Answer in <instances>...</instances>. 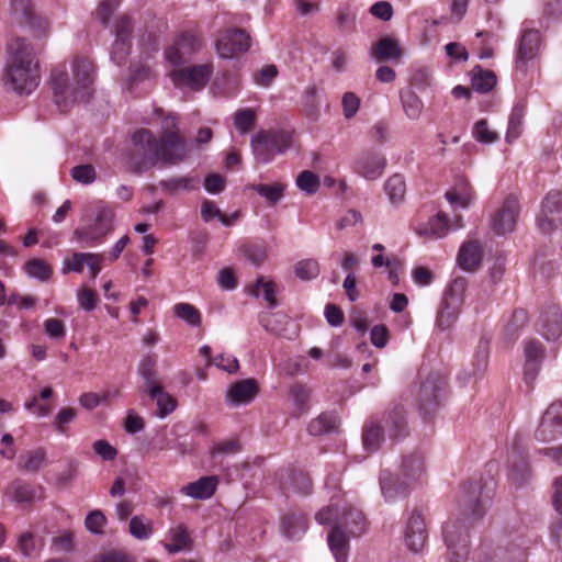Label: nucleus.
Here are the masks:
<instances>
[{"instance_id": "obj_1", "label": "nucleus", "mask_w": 562, "mask_h": 562, "mask_svg": "<svg viewBox=\"0 0 562 562\" xmlns=\"http://www.w3.org/2000/svg\"><path fill=\"white\" fill-rule=\"evenodd\" d=\"M177 124L175 115H167L162 121L164 133L159 138L154 137L146 128H139L132 134L128 162L135 173L149 170L158 161L175 165L184 159L186 140L179 134Z\"/></svg>"}, {"instance_id": "obj_2", "label": "nucleus", "mask_w": 562, "mask_h": 562, "mask_svg": "<svg viewBox=\"0 0 562 562\" xmlns=\"http://www.w3.org/2000/svg\"><path fill=\"white\" fill-rule=\"evenodd\" d=\"M486 484L481 480H470L461 487L460 509L463 519H449L443 526V540L447 546L448 562H465L469 557V526L481 519L491 496L484 492Z\"/></svg>"}, {"instance_id": "obj_3", "label": "nucleus", "mask_w": 562, "mask_h": 562, "mask_svg": "<svg viewBox=\"0 0 562 562\" xmlns=\"http://www.w3.org/2000/svg\"><path fill=\"white\" fill-rule=\"evenodd\" d=\"M94 65L88 57L77 56L72 60L76 85L69 82L65 65L55 67L50 75L54 101L60 112H68L77 103H86L93 93Z\"/></svg>"}, {"instance_id": "obj_4", "label": "nucleus", "mask_w": 562, "mask_h": 562, "mask_svg": "<svg viewBox=\"0 0 562 562\" xmlns=\"http://www.w3.org/2000/svg\"><path fill=\"white\" fill-rule=\"evenodd\" d=\"M7 50L4 86L18 94H30L37 88L41 78L32 45L24 38L15 37L9 42Z\"/></svg>"}, {"instance_id": "obj_5", "label": "nucleus", "mask_w": 562, "mask_h": 562, "mask_svg": "<svg viewBox=\"0 0 562 562\" xmlns=\"http://www.w3.org/2000/svg\"><path fill=\"white\" fill-rule=\"evenodd\" d=\"M368 522L357 507L342 509L341 516L328 535V546L337 562H347L349 537H360L367 531Z\"/></svg>"}, {"instance_id": "obj_6", "label": "nucleus", "mask_w": 562, "mask_h": 562, "mask_svg": "<svg viewBox=\"0 0 562 562\" xmlns=\"http://www.w3.org/2000/svg\"><path fill=\"white\" fill-rule=\"evenodd\" d=\"M291 135L285 131L261 130L251 138V149L255 159L268 164L277 155L283 154L291 146Z\"/></svg>"}, {"instance_id": "obj_7", "label": "nucleus", "mask_w": 562, "mask_h": 562, "mask_svg": "<svg viewBox=\"0 0 562 562\" xmlns=\"http://www.w3.org/2000/svg\"><path fill=\"white\" fill-rule=\"evenodd\" d=\"M252 44L250 34L240 27L220 30L214 42L217 56L222 59H237L248 53Z\"/></svg>"}, {"instance_id": "obj_8", "label": "nucleus", "mask_w": 562, "mask_h": 562, "mask_svg": "<svg viewBox=\"0 0 562 562\" xmlns=\"http://www.w3.org/2000/svg\"><path fill=\"white\" fill-rule=\"evenodd\" d=\"M467 285V279L462 277L456 278L450 283L437 314L436 324L440 329L446 330L450 328L457 321L463 304Z\"/></svg>"}, {"instance_id": "obj_9", "label": "nucleus", "mask_w": 562, "mask_h": 562, "mask_svg": "<svg viewBox=\"0 0 562 562\" xmlns=\"http://www.w3.org/2000/svg\"><path fill=\"white\" fill-rule=\"evenodd\" d=\"M445 385L446 381L438 374H429L420 384L416 398V407L424 419L432 417L438 411Z\"/></svg>"}, {"instance_id": "obj_10", "label": "nucleus", "mask_w": 562, "mask_h": 562, "mask_svg": "<svg viewBox=\"0 0 562 562\" xmlns=\"http://www.w3.org/2000/svg\"><path fill=\"white\" fill-rule=\"evenodd\" d=\"M114 216V211L111 207L101 206L98 210L94 223L89 228L75 231L77 240L91 247L103 243L104 237L112 232Z\"/></svg>"}, {"instance_id": "obj_11", "label": "nucleus", "mask_w": 562, "mask_h": 562, "mask_svg": "<svg viewBox=\"0 0 562 562\" xmlns=\"http://www.w3.org/2000/svg\"><path fill=\"white\" fill-rule=\"evenodd\" d=\"M202 46L203 36L200 32L184 31L166 48L165 57L171 65L178 66L183 64L188 56L198 53Z\"/></svg>"}, {"instance_id": "obj_12", "label": "nucleus", "mask_w": 562, "mask_h": 562, "mask_svg": "<svg viewBox=\"0 0 562 562\" xmlns=\"http://www.w3.org/2000/svg\"><path fill=\"white\" fill-rule=\"evenodd\" d=\"M562 224V192L552 190L544 196L537 225L543 234H551Z\"/></svg>"}, {"instance_id": "obj_13", "label": "nucleus", "mask_w": 562, "mask_h": 562, "mask_svg": "<svg viewBox=\"0 0 562 562\" xmlns=\"http://www.w3.org/2000/svg\"><path fill=\"white\" fill-rule=\"evenodd\" d=\"M213 74L212 64L194 65L172 70L169 76L177 87H189L192 90H201L207 83Z\"/></svg>"}, {"instance_id": "obj_14", "label": "nucleus", "mask_w": 562, "mask_h": 562, "mask_svg": "<svg viewBox=\"0 0 562 562\" xmlns=\"http://www.w3.org/2000/svg\"><path fill=\"white\" fill-rule=\"evenodd\" d=\"M520 205L517 196L508 195L491 220L492 229L497 235L512 233L519 217Z\"/></svg>"}, {"instance_id": "obj_15", "label": "nucleus", "mask_w": 562, "mask_h": 562, "mask_svg": "<svg viewBox=\"0 0 562 562\" xmlns=\"http://www.w3.org/2000/svg\"><path fill=\"white\" fill-rule=\"evenodd\" d=\"M562 435V401L553 402L544 412L536 430V439L542 442L555 440Z\"/></svg>"}, {"instance_id": "obj_16", "label": "nucleus", "mask_w": 562, "mask_h": 562, "mask_svg": "<svg viewBox=\"0 0 562 562\" xmlns=\"http://www.w3.org/2000/svg\"><path fill=\"white\" fill-rule=\"evenodd\" d=\"M133 31V24L127 15H122L115 23L114 35L115 41L111 50L112 60L122 65L128 56L132 47L131 34Z\"/></svg>"}, {"instance_id": "obj_17", "label": "nucleus", "mask_w": 562, "mask_h": 562, "mask_svg": "<svg viewBox=\"0 0 562 562\" xmlns=\"http://www.w3.org/2000/svg\"><path fill=\"white\" fill-rule=\"evenodd\" d=\"M541 43V35L538 30H525L520 36L517 53H516V68L526 71L527 64L535 59Z\"/></svg>"}, {"instance_id": "obj_18", "label": "nucleus", "mask_w": 562, "mask_h": 562, "mask_svg": "<svg viewBox=\"0 0 562 562\" xmlns=\"http://www.w3.org/2000/svg\"><path fill=\"white\" fill-rule=\"evenodd\" d=\"M386 167V158L376 151H366L358 156L353 162V170L367 180H376L382 177Z\"/></svg>"}, {"instance_id": "obj_19", "label": "nucleus", "mask_w": 562, "mask_h": 562, "mask_svg": "<svg viewBox=\"0 0 562 562\" xmlns=\"http://www.w3.org/2000/svg\"><path fill=\"white\" fill-rule=\"evenodd\" d=\"M537 330L547 339L555 340L562 335V312L558 305H549L537 322Z\"/></svg>"}, {"instance_id": "obj_20", "label": "nucleus", "mask_w": 562, "mask_h": 562, "mask_svg": "<svg viewBox=\"0 0 562 562\" xmlns=\"http://www.w3.org/2000/svg\"><path fill=\"white\" fill-rule=\"evenodd\" d=\"M428 535L426 522L423 515L415 509L411 517L405 530V542L407 548L413 552H419L426 544Z\"/></svg>"}, {"instance_id": "obj_21", "label": "nucleus", "mask_w": 562, "mask_h": 562, "mask_svg": "<svg viewBox=\"0 0 562 562\" xmlns=\"http://www.w3.org/2000/svg\"><path fill=\"white\" fill-rule=\"evenodd\" d=\"M380 486L382 494L387 502L396 501L408 495L409 482L401 481L389 470H382L380 473Z\"/></svg>"}, {"instance_id": "obj_22", "label": "nucleus", "mask_w": 562, "mask_h": 562, "mask_svg": "<svg viewBox=\"0 0 562 562\" xmlns=\"http://www.w3.org/2000/svg\"><path fill=\"white\" fill-rule=\"evenodd\" d=\"M167 539L169 542L164 543V548L169 554L191 551L193 549L194 541L183 524L170 528L167 532Z\"/></svg>"}, {"instance_id": "obj_23", "label": "nucleus", "mask_w": 562, "mask_h": 562, "mask_svg": "<svg viewBox=\"0 0 562 562\" xmlns=\"http://www.w3.org/2000/svg\"><path fill=\"white\" fill-rule=\"evenodd\" d=\"M37 492H42L41 486L15 479L5 487L4 494L16 504H32L37 498Z\"/></svg>"}, {"instance_id": "obj_24", "label": "nucleus", "mask_w": 562, "mask_h": 562, "mask_svg": "<svg viewBox=\"0 0 562 562\" xmlns=\"http://www.w3.org/2000/svg\"><path fill=\"white\" fill-rule=\"evenodd\" d=\"M307 529V518L299 510H291L281 518L282 533L290 540L300 539Z\"/></svg>"}, {"instance_id": "obj_25", "label": "nucleus", "mask_w": 562, "mask_h": 562, "mask_svg": "<svg viewBox=\"0 0 562 562\" xmlns=\"http://www.w3.org/2000/svg\"><path fill=\"white\" fill-rule=\"evenodd\" d=\"M218 480L216 476H202L181 488V493L195 499H207L216 491Z\"/></svg>"}, {"instance_id": "obj_26", "label": "nucleus", "mask_w": 562, "mask_h": 562, "mask_svg": "<svg viewBox=\"0 0 562 562\" xmlns=\"http://www.w3.org/2000/svg\"><path fill=\"white\" fill-rule=\"evenodd\" d=\"M384 427L389 432V436L393 439L406 434L407 422L403 405L396 404L385 414Z\"/></svg>"}, {"instance_id": "obj_27", "label": "nucleus", "mask_w": 562, "mask_h": 562, "mask_svg": "<svg viewBox=\"0 0 562 562\" xmlns=\"http://www.w3.org/2000/svg\"><path fill=\"white\" fill-rule=\"evenodd\" d=\"M482 247L479 241L472 240L462 245L458 254L459 266L465 271H474L482 261Z\"/></svg>"}, {"instance_id": "obj_28", "label": "nucleus", "mask_w": 562, "mask_h": 562, "mask_svg": "<svg viewBox=\"0 0 562 562\" xmlns=\"http://www.w3.org/2000/svg\"><path fill=\"white\" fill-rule=\"evenodd\" d=\"M403 55L397 41L392 37L379 40L371 48V56L379 63L400 59Z\"/></svg>"}, {"instance_id": "obj_29", "label": "nucleus", "mask_w": 562, "mask_h": 562, "mask_svg": "<svg viewBox=\"0 0 562 562\" xmlns=\"http://www.w3.org/2000/svg\"><path fill=\"white\" fill-rule=\"evenodd\" d=\"M384 439L383 426L376 417H370L363 425L362 442L367 451H376Z\"/></svg>"}, {"instance_id": "obj_30", "label": "nucleus", "mask_w": 562, "mask_h": 562, "mask_svg": "<svg viewBox=\"0 0 562 562\" xmlns=\"http://www.w3.org/2000/svg\"><path fill=\"white\" fill-rule=\"evenodd\" d=\"M258 393V385L254 379H246L233 384L227 397L235 404H247L251 402Z\"/></svg>"}, {"instance_id": "obj_31", "label": "nucleus", "mask_w": 562, "mask_h": 562, "mask_svg": "<svg viewBox=\"0 0 562 562\" xmlns=\"http://www.w3.org/2000/svg\"><path fill=\"white\" fill-rule=\"evenodd\" d=\"M446 198L451 204L467 209L474 200L475 193L468 180L460 179L454 188L446 193Z\"/></svg>"}, {"instance_id": "obj_32", "label": "nucleus", "mask_w": 562, "mask_h": 562, "mask_svg": "<svg viewBox=\"0 0 562 562\" xmlns=\"http://www.w3.org/2000/svg\"><path fill=\"white\" fill-rule=\"evenodd\" d=\"M543 346L540 341L530 340L525 346L526 363L525 375L527 379H535L539 369V362L543 357Z\"/></svg>"}, {"instance_id": "obj_33", "label": "nucleus", "mask_w": 562, "mask_h": 562, "mask_svg": "<svg viewBox=\"0 0 562 562\" xmlns=\"http://www.w3.org/2000/svg\"><path fill=\"white\" fill-rule=\"evenodd\" d=\"M147 393L153 401H156L158 407L157 415L160 418L167 417L176 409V398L169 393L165 392L161 385H153L150 390L147 391Z\"/></svg>"}, {"instance_id": "obj_34", "label": "nucleus", "mask_w": 562, "mask_h": 562, "mask_svg": "<svg viewBox=\"0 0 562 562\" xmlns=\"http://www.w3.org/2000/svg\"><path fill=\"white\" fill-rule=\"evenodd\" d=\"M403 476L408 481H417L424 473V457L420 452H414L403 457L401 465Z\"/></svg>"}, {"instance_id": "obj_35", "label": "nucleus", "mask_w": 562, "mask_h": 562, "mask_svg": "<svg viewBox=\"0 0 562 562\" xmlns=\"http://www.w3.org/2000/svg\"><path fill=\"white\" fill-rule=\"evenodd\" d=\"M512 474L510 480L516 485H522L529 476V464L522 452H518L514 445L513 456L510 458Z\"/></svg>"}, {"instance_id": "obj_36", "label": "nucleus", "mask_w": 562, "mask_h": 562, "mask_svg": "<svg viewBox=\"0 0 562 562\" xmlns=\"http://www.w3.org/2000/svg\"><path fill=\"white\" fill-rule=\"evenodd\" d=\"M46 461V451L44 448H37L26 451L22 454L18 462V468L21 471L29 473H36Z\"/></svg>"}, {"instance_id": "obj_37", "label": "nucleus", "mask_w": 562, "mask_h": 562, "mask_svg": "<svg viewBox=\"0 0 562 562\" xmlns=\"http://www.w3.org/2000/svg\"><path fill=\"white\" fill-rule=\"evenodd\" d=\"M289 396L293 403L292 415L300 417L308 411L310 390L301 384L295 383L289 390Z\"/></svg>"}, {"instance_id": "obj_38", "label": "nucleus", "mask_w": 562, "mask_h": 562, "mask_svg": "<svg viewBox=\"0 0 562 562\" xmlns=\"http://www.w3.org/2000/svg\"><path fill=\"white\" fill-rule=\"evenodd\" d=\"M449 231V220L445 213H438L436 216L430 217L420 234L427 235L432 238H442Z\"/></svg>"}, {"instance_id": "obj_39", "label": "nucleus", "mask_w": 562, "mask_h": 562, "mask_svg": "<svg viewBox=\"0 0 562 562\" xmlns=\"http://www.w3.org/2000/svg\"><path fill=\"white\" fill-rule=\"evenodd\" d=\"M401 102L405 114L411 120H417L420 116L424 104L420 98L412 89L401 92Z\"/></svg>"}, {"instance_id": "obj_40", "label": "nucleus", "mask_w": 562, "mask_h": 562, "mask_svg": "<svg viewBox=\"0 0 562 562\" xmlns=\"http://www.w3.org/2000/svg\"><path fill=\"white\" fill-rule=\"evenodd\" d=\"M384 190L393 204L401 203L406 192V183L403 176L398 173L391 176L384 184Z\"/></svg>"}, {"instance_id": "obj_41", "label": "nucleus", "mask_w": 562, "mask_h": 562, "mask_svg": "<svg viewBox=\"0 0 562 562\" xmlns=\"http://www.w3.org/2000/svg\"><path fill=\"white\" fill-rule=\"evenodd\" d=\"M337 426V418L333 414L323 413L317 418L313 419L307 427V430L313 436H319L329 432Z\"/></svg>"}, {"instance_id": "obj_42", "label": "nucleus", "mask_w": 562, "mask_h": 562, "mask_svg": "<svg viewBox=\"0 0 562 562\" xmlns=\"http://www.w3.org/2000/svg\"><path fill=\"white\" fill-rule=\"evenodd\" d=\"M477 72L472 77V88L481 93L491 91L496 85V76L491 70H484L476 67Z\"/></svg>"}, {"instance_id": "obj_43", "label": "nucleus", "mask_w": 562, "mask_h": 562, "mask_svg": "<svg viewBox=\"0 0 562 562\" xmlns=\"http://www.w3.org/2000/svg\"><path fill=\"white\" fill-rule=\"evenodd\" d=\"M173 314L191 326H199L202 321L200 311L190 303H177L173 306Z\"/></svg>"}, {"instance_id": "obj_44", "label": "nucleus", "mask_w": 562, "mask_h": 562, "mask_svg": "<svg viewBox=\"0 0 562 562\" xmlns=\"http://www.w3.org/2000/svg\"><path fill=\"white\" fill-rule=\"evenodd\" d=\"M259 195L265 198L269 204H276L284 193V184L276 182L273 184H252L251 187Z\"/></svg>"}, {"instance_id": "obj_45", "label": "nucleus", "mask_w": 562, "mask_h": 562, "mask_svg": "<svg viewBox=\"0 0 562 562\" xmlns=\"http://www.w3.org/2000/svg\"><path fill=\"white\" fill-rule=\"evenodd\" d=\"M319 272V263L315 259H303L294 265L295 276L303 281L317 278Z\"/></svg>"}, {"instance_id": "obj_46", "label": "nucleus", "mask_w": 562, "mask_h": 562, "mask_svg": "<svg viewBox=\"0 0 562 562\" xmlns=\"http://www.w3.org/2000/svg\"><path fill=\"white\" fill-rule=\"evenodd\" d=\"M156 358L153 356H145L138 366V373L144 379L147 391L153 385H159L156 381Z\"/></svg>"}, {"instance_id": "obj_47", "label": "nucleus", "mask_w": 562, "mask_h": 562, "mask_svg": "<svg viewBox=\"0 0 562 562\" xmlns=\"http://www.w3.org/2000/svg\"><path fill=\"white\" fill-rule=\"evenodd\" d=\"M43 330L45 335L54 341H61L65 339L67 328L65 322L57 317H49L43 322Z\"/></svg>"}, {"instance_id": "obj_48", "label": "nucleus", "mask_w": 562, "mask_h": 562, "mask_svg": "<svg viewBox=\"0 0 562 562\" xmlns=\"http://www.w3.org/2000/svg\"><path fill=\"white\" fill-rule=\"evenodd\" d=\"M24 269L30 277L36 278L41 281H47L53 273L49 265L37 258L29 260L25 263Z\"/></svg>"}, {"instance_id": "obj_49", "label": "nucleus", "mask_w": 562, "mask_h": 562, "mask_svg": "<svg viewBox=\"0 0 562 562\" xmlns=\"http://www.w3.org/2000/svg\"><path fill=\"white\" fill-rule=\"evenodd\" d=\"M279 75L278 67L273 64L265 65L260 69L252 72V81L255 85L268 88Z\"/></svg>"}, {"instance_id": "obj_50", "label": "nucleus", "mask_w": 562, "mask_h": 562, "mask_svg": "<svg viewBox=\"0 0 562 562\" xmlns=\"http://www.w3.org/2000/svg\"><path fill=\"white\" fill-rule=\"evenodd\" d=\"M297 188L308 195L316 193L321 187L319 178L310 170L302 171L296 178Z\"/></svg>"}, {"instance_id": "obj_51", "label": "nucleus", "mask_w": 562, "mask_h": 562, "mask_svg": "<svg viewBox=\"0 0 562 562\" xmlns=\"http://www.w3.org/2000/svg\"><path fill=\"white\" fill-rule=\"evenodd\" d=\"M130 532L139 540L148 539L153 533V525L150 520L142 516H134L130 520Z\"/></svg>"}, {"instance_id": "obj_52", "label": "nucleus", "mask_w": 562, "mask_h": 562, "mask_svg": "<svg viewBox=\"0 0 562 562\" xmlns=\"http://www.w3.org/2000/svg\"><path fill=\"white\" fill-rule=\"evenodd\" d=\"M160 187L169 194H175L179 190H193L195 189L194 179L190 177H176L160 181Z\"/></svg>"}, {"instance_id": "obj_53", "label": "nucleus", "mask_w": 562, "mask_h": 562, "mask_svg": "<svg viewBox=\"0 0 562 562\" xmlns=\"http://www.w3.org/2000/svg\"><path fill=\"white\" fill-rule=\"evenodd\" d=\"M255 121L256 114L252 109L245 108L235 112L234 125L241 134L249 132L252 128Z\"/></svg>"}, {"instance_id": "obj_54", "label": "nucleus", "mask_w": 562, "mask_h": 562, "mask_svg": "<svg viewBox=\"0 0 562 562\" xmlns=\"http://www.w3.org/2000/svg\"><path fill=\"white\" fill-rule=\"evenodd\" d=\"M473 136L477 142L484 144H492L498 139V134L488 128L485 119H481L474 124Z\"/></svg>"}, {"instance_id": "obj_55", "label": "nucleus", "mask_w": 562, "mask_h": 562, "mask_svg": "<svg viewBox=\"0 0 562 562\" xmlns=\"http://www.w3.org/2000/svg\"><path fill=\"white\" fill-rule=\"evenodd\" d=\"M290 484L294 492L306 495L312 490V481L307 473L303 471H293L290 474Z\"/></svg>"}, {"instance_id": "obj_56", "label": "nucleus", "mask_w": 562, "mask_h": 562, "mask_svg": "<svg viewBox=\"0 0 562 562\" xmlns=\"http://www.w3.org/2000/svg\"><path fill=\"white\" fill-rule=\"evenodd\" d=\"M528 322V313L524 308L515 310L510 319L506 325V331L510 336V339H515L520 328H522Z\"/></svg>"}, {"instance_id": "obj_57", "label": "nucleus", "mask_w": 562, "mask_h": 562, "mask_svg": "<svg viewBox=\"0 0 562 562\" xmlns=\"http://www.w3.org/2000/svg\"><path fill=\"white\" fill-rule=\"evenodd\" d=\"M11 9L14 14V16L20 20L24 21L25 23L32 24L34 14L32 11V5L30 0H12L11 1Z\"/></svg>"}, {"instance_id": "obj_58", "label": "nucleus", "mask_w": 562, "mask_h": 562, "mask_svg": "<svg viewBox=\"0 0 562 562\" xmlns=\"http://www.w3.org/2000/svg\"><path fill=\"white\" fill-rule=\"evenodd\" d=\"M71 177L77 182L90 184L95 180L97 173L92 165H79L71 169Z\"/></svg>"}, {"instance_id": "obj_59", "label": "nucleus", "mask_w": 562, "mask_h": 562, "mask_svg": "<svg viewBox=\"0 0 562 562\" xmlns=\"http://www.w3.org/2000/svg\"><path fill=\"white\" fill-rule=\"evenodd\" d=\"M106 524V518L99 509L90 512L85 520L86 528L92 533H102Z\"/></svg>"}, {"instance_id": "obj_60", "label": "nucleus", "mask_w": 562, "mask_h": 562, "mask_svg": "<svg viewBox=\"0 0 562 562\" xmlns=\"http://www.w3.org/2000/svg\"><path fill=\"white\" fill-rule=\"evenodd\" d=\"M77 415V412L72 407L61 408L55 417L56 430L61 435H67L66 425L71 423Z\"/></svg>"}, {"instance_id": "obj_61", "label": "nucleus", "mask_w": 562, "mask_h": 562, "mask_svg": "<svg viewBox=\"0 0 562 562\" xmlns=\"http://www.w3.org/2000/svg\"><path fill=\"white\" fill-rule=\"evenodd\" d=\"M120 3L121 0H103L95 11V16L103 25H106Z\"/></svg>"}, {"instance_id": "obj_62", "label": "nucleus", "mask_w": 562, "mask_h": 562, "mask_svg": "<svg viewBox=\"0 0 562 562\" xmlns=\"http://www.w3.org/2000/svg\"><path fill=\"white\" fill-rule=\"evenodd\" d=\"M92 448L104 461H113L117 456L116 448L104 439L94 441Z\"/></svg>"}, {"instance_id": "obj_63", "label": "nucleus", "mask_w": 562, "mask_h": 562, "mask_svg": "<svg viewBox=\"0 0 562 562\" xmlns=\"http://www.w3.org/2000/svg\"><path fill=\"white\" fill-rule=\"evenodd\" d=\"M341 105L345 117L351 119L360 108V99L353 92H346L342 95Z\"/></svg>"}, {"instance_id": "obj_64", "label": "nucleus", "mask_w": 562, "mask_h": 562, "mask_svg": "<svg viewBox=\"0 0 562 562\" xmlns=\"http://www.w3.org/2000/svg\"><path fill=\"white\" fill-rule=\"evenodd\" d=\"M88 252H74L72 256L65 260L64 272L75 271L81 273L85 265H87Z\"/></svg>"}]
</instances>
